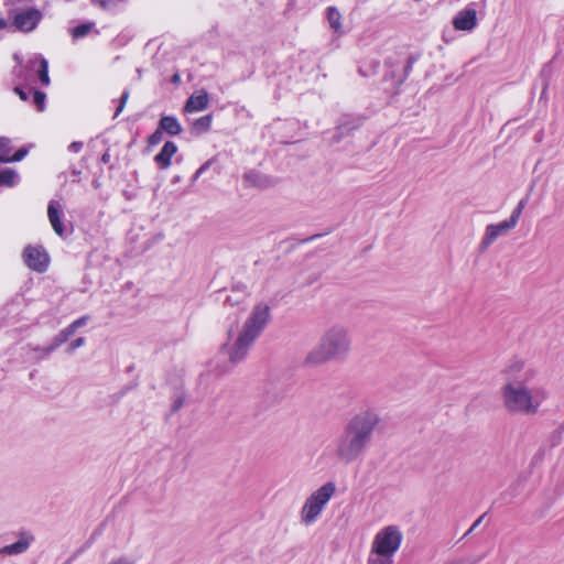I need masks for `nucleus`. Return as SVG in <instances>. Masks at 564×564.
Wrapping results in <instances>:
<instances>
[{"mask_svg": "<svg viewBox=\"0 0 564 564\" xmlns=\"http://www.w3.org/2000/svg\"><path fill=\"white\" fill-rule=\"evenodd\" d=\"M40 80L43 85L47 86L50 85V77H48V63L45 58H40V68L37 69Z\"/></svg>", "mask_w": 564, "mask_h": 564, "instance_id": "412c9836", "label": "nucleus"}, {"mask_svg": "<svg viewBox=\"0 0 564 564\" xmlns=\"http://www.w3.org/2000/svg\"><path fill=\"white\" fill-rule=\"evenodd\" d=\"M17 173L11 169H6L0 172V184L13 186L15 183Z\"/></svg>", "mask_w": 564, "mask_h": 564, "instance_id": "4be33fe9", "label": "nucleus"}, {"mask_svg": "<svg viewBox=\"0 0 564 564\" xmlns=\"http://www.w3.org/2000/svg\"><path fill=\"white\" fill-rule=\"evenodd\" d=\"M210 161L205 162L194 174L193 182H196L200 175L209 167Z\"/></svg>", "mask_w": 564, "mask_h": 564, "instance_id": "c756f323", "label": "nucleus"}, {"mask_svg": "<svg viewBox=\"0 0 564 564\" xmlns=\"http://www.w3.org/2000/svg\"><path fill=\"white\" fill-rule=\"evenodd\" d=\"M173 79H174L175 83L178 82L180 80L178 75H175Z\"/></svg>", "mask_w": 564, "mask_h": 564, "instance_id": "79ce46f5", "label": "nucleus"}, {"mask_svg": "<svg viewBox=\"0 0 564 564\" xmlns=\"http://www.w3.org/2000/svg\"><path fill=\"white\" fill-rule=\"evenodd\" d=\"M84 344L85 339L83 337L73 340L68 346V352H73L75 349L82 347Z\"/></svg>", "mask_w": 564, "mask_h": 564, "instance_id": "c85d7f7f", "label": "nucleus"}, {"mask_svg": "<svg viewBox=\"0 0 564 564\" xmlns=\"http://www.w3.org/2000/svg\"><path fill=\"white\" fill-rule=\"evenodd\" d=\"M17 540L0 549L3 556H17L26 553L35 542V535L30 530H20L15 533Z\"/></svg>", "mask_w": 564, "mask_h": 564, "instance_id": "6e6552de", "label": "nucleus"}, {"mask_svg": "<svg viewBox=\"0 0 564 564\" xmlns=\"http://www.w3.org/2000/svg\"><path fill=\"white\" fill-rule=\"evenodd\" d=\"M14 90H15V93L20 96V98H21L22 100H26V99H28V95H26V93H25V91H23L21 88L15 87V89H14Z\"/></svg>", "mask_w": 564, "mask_h": 564, "instance_id": "c9c22d12", "label": "nucleus"}, {"mask_svg": "<svg viewBox=\"0 0 564 564\" xmlns=\"http://www.w3.org/2000/svg\"><path fill=\"white\" fill-rule=\"evenodd\" d=\"M128 99H129V91L126 90V91H123V94L120 98V104L116 110L115 117H117L124 109Z\"/></svg>", "mask_w": 564, "mask_h": 564, "instance_id": "cd10ccee", "label": "nucleus"}, {"mask_svg": "<svg viewBox=\"0 0 564 564\" xmlns=\"http://www.w3.org/2000/svg\"><path fill=\"white\" fill-rule=\"evenodd\" d=\"M505 382L500 388L503 409L510 415L529 413V369L524 359L512 358L505 370Z\"/></svg>", "mask_w": 564, "mask_h": 564, "instance_id": "7ed1b4c3", "label": "nucleus"}, {"mask_svg": "<svg viewBox=\"0 0 564 564\" xmlns=\"http://www.w3.org/2000/svg\"><path fill=\"white\" fill-rule=\"evenodd\" d=\"M45 98L44 93L37 90L33 91V102L37 106L40 111L44 110Z\"/></svg>", "mask_w": 564, "mask_h": 564, "instance_id": "393cba45", "label": "nucleus"}, {"mask_svg": "<svg viewBox=\"0 0 564 564\" xmlns=\"http://www.w3.org/2000/svg\"><path fill=\"white\" fill-rule=\"evenodd\" d=\"M68 338L63 334L61 330L53 339L48 347L39 349L44 356L50 355L52 351H54L57 347L66 343Z\"/></svg>", "mask_w": 564, "mask_h": 564, "instance_id": "a211bd4d", "label": "nucleus"}, {"mask_svg": "<svg viewBox=\"0 0 564 564\" xmlns=\"http://www.w3.org/2000/svg\"><path fill=\"white\" fill-rule=\"evenodd\" d=\"M272 319V307L267 301L257 302L250 310L240 328L230 326L226 340L220 345L219 352L226 356L231 365L245 359L251 346L260 337Z\"/></svg>", "mask_w": 564, "mask_h": 564, "instance_id": "f257e3e1", "label": "nucleus"}, {"mask_svg": "<svg viewBox=\"0 0 564 564\" xmlns=\"http://www.w3.org/2000/svg\"><path fill=\"white\" fill-rule=\"evenodd\" d=\"M99 3L102 8H110L112 4V0H99Z\"/></svg>", "mask_w": 564, "mask_h": 564, "instance_id": "e433bc0d", "label": "nucleus"}, {"mask_svg": "<svg viewBox=\"0 0 564 564\" xmlns=\"http://www.w3.org/2000/svg\"><path fill=\"white\" fill-rule=\"evenodd\" d=\"M177 152V147L174 142L167 141L164 143L161 151L155 155V163L163 170L170 167L172 158Z\"/></svg>", "mask_w": 564, "mask_h": 564, "instance_id": "ddd939ff", "label": "nucleus"}, {"mask_svg": "<svg viewBox=\"0 0 564 564\" xmlns=\"http://www.w3.org/2000/svg\"><path fill=\"white\" fill-rule=\"evenodd\" d=\"M403 534L399 527L387 525L376 533L370 550L379 555L393 558L401 546Z\"/></svg>", "mask_w": 564, "mask_h": 564, "instance_id": "0eeeda50", "label": "nucleus"}, {"mask_svg": "<svg viewBox=\"0 0 564 564\" xmlns=\"http://www.w3.org/2000/svg\"><path fill=\"white\" fill-rule=\"evenodd\" d=\"M4 26H6L4 20L0 19V30L3 29Z\"/></svg>", "mask_w": 564, "mask_h": 564, "instance_id": "ea45409f", "label": "nucleus"}, {"mask_svg": "<svg viewBox=\"0 0 564 564\" xmlns=\"http://www.w3.org/2000/svg\"><path fill=\"white\" fill-rule=\"evenodd\" d=\"M162 137H163L162 130H161V129H158L156 131H154V132L149 137V144H150V145H156L158 143H160V142H161Z\"/></svg>", "mask_w": 564, "mask_h": 564, "instance_id": "a878e982", "label": "nucleus"}, {"mask_svg": "<svg viewBox=\"0 0 564 564\" xmlns=\"http://www.w3.org/2000/svg\"><path fill=\"white\" fill-rule=\"evenodd\" d=\"M524 205L525 200L521 199L508 219L495 224H489L485 227L484 235L479 242L480 251L488 250V248L492 246L498 239L507 236L517 226Z\"/></svg>", "mask_w": 564, "mask_h": 564, "instance_id": "423d86ee", "label": "nucleus"}, {"mask_svg": "<svg viewBox=\"0 0 564 564\" xmlns=\"http://www.w3.org/2000/svg\"><path fill=\"white\" fill-rule=\"evenodd\" d=\"M327 18H328L330 28L335 32H341V22H340L341 15L336 8H333V7L328 8Z\"/></svg>", "mask_w": 564, "mask_h": 564, "instance_id": "f3484780", "label": "nucleus"}, {"mask_svg": "<svg viewBox=\"0 0 564 564\" xmlns=\"http://www.w3.org/2000/svg\"><path fill=\"white\" fill-rule=\"evenodd\" d=\"M337 491L334 481H326L313 490L304 500L300 509V521L303 525H312L322 516L329 501Z\"/></svg>", "mask_w": 564, "mask_h": 564, "instance_id": "39448f33", "label": "nucleus"}, {"mask_svg": "<svg viewBox=\"0 0 564 564\" xmlns=\"http://www.w3.org/2000/svg\"><path fill=\"white\" fill-rule=\"evenodd\" d=\"M209 105V96L205 90H198L192 94L184 105L185 113L199 112L205 110Z\"/></svg>", "mask_w": 564, "mask_h": 564, "instance_id": "f8f14e48", "label": "nucleus"}, {"mask_svg": "<svg viewBox=\"0 0 564 564\" xmlns=\"http://www.w3.org/2000/svg\"><path fill=\"white\" fill-rule=\"evenodd\" d=\"M535 459L536 462H540L542 459V456H540L539 454L535 455Z\"/></svg>", "mask_w": 564, "mask_h": 564, "instance_id": "a19ab883", "label": "nucleus"}, {"mask_svg": "<svg viewBox=\"0 0 564 564\" xmlns=\"http://www.w3.org/2000/svg\"><path fill=\"white\" fill-rule=\"evenodd\" d=\"M91 26H93L91 23H84V24L77 25L72 30V36L74 39L84 37L90 32Z\"/></svg>", "mask_w": 564, "mask_h": 564, "instance_id": "b1692460", "label": "nucleus"}, {"mask_svg": "<svg viewBox=\"0 0 564 564\" xmlns=\"http://www.w3.org/2000/svg\"><path fill=\"white\" fill-rule=\"evenodd\" d=\"M83 149V143L78 141H74L69 144L68 150L73 153H78Z\"/></svg>", "mask_w": 564, "mask_h": 564, "instance_id": "7c9ffc66", "label": "nucleus"}, {"mask_svg": "<svg viewBox=\"0 0 564 564\" xmlns=\"http://www.w3.org/2000/svg\"><path fill=\"white\" fill-rule=\"evenodd\" d=\"M25 155H26V150H25V149H20L18 152H15V153L11 156L12 162L21 161Z\"/></svg>", "mask_w": 564, "mask_h": 564, "instance_id": "2f4dec72", "label": "nucleus"}, {"mask_svg": "<svg viewBox=\"0 0 564 564\" xmlns=\"http://www.w3.org/2000/svg\"><path fill=\"white\" fill-rule=\"evenodd\" d=\"M393 558L386 556V555H379L376 552H372L370 550L369 556L367 558V564H392Z\"/></svg>", "mask_w": 564, "mask_h": 564, "instance_id": "5701e85b", "label": "nucleus"}, {"mask_svg": "<svg viewBox=\"0 0 564 564\" xmlns=\"http://www.w3.org/2000/svg\"><path fill=\"white\" fill-rule=\"evenodd\" d=\"M23 258L26 265L36 272H45L50 264V256L42 246H28Z\"/></svg>", "mask_w": 564, "mask_h": 564, "instance_id": "1a4fd4ad", "label": "nucleus"}, {"mask_svg": "<svg viewBox=\"0 0 564 564\" xmlns=\"http://www.w3.org/2000/svg\"><path fill=\"white\" fill-rule=\"evenodd\" d=\"M160 129L171 135H178L183 131L181 123L173 116H163L160 120Z\"/></svg>", "mask_w": 564, "mask_h": 564, "instance_id": "2eb2a0df", "label": "nucleus"}, {"mask_svg": "<svg viewBox=\"0 0 564 564\" xmlns=\"http://www.w3.org/2000/svg\"><path fill=\"white\" fill-rule=\"evenodd\" d=\"M61 209H62L61 205L54 200L50 202V204L47 206L48 220L52 225L53 230L59 237H62L64 234V227H63L62 219H61V216H62Z\"/></svg>", "mask_w": 564, "mask_h": 564, "instance_id": "4468645a", "label": "nucleus"}, {"mask_svg": "<svg viewBox=\"0 0 564 564\" xmlns=\"http://www.w3.org/2000/svg\"><path fill=\"white\" fill-rule=\"evenodd\" d=\"M352 339L347 326L334 324L326 328L319 343L305 358L308 366H319L330 360H341L351 352Z\"/></svg>", "mask_w": 564, "mask_h": 564, "instance_id": "20e7f679", "label": "nucleus"}, {"mask_svg": "<svg viewBox=\"0 0 564 564\" xmlns=\"http://www.w3.org/2000/svg\"><path fill=\"white\" fill-rule=\"evenodd\" d=\"M212 121H213L212 115H206V116H203V117L196 119L192 124L193 132L196 134L206 133L210 129Z\"/></svg>", "mask_w": 564, "mask_h": 564, "instance_id": "dca6fc26", "label": "nucleus"}, {"mask_svg": "<svg viewBox=\"0 0 564 564\" xmlns=\"http://www.w3.org/2000/svg\"><path fill=\"white\" fill-rule=\"evenodd\" d=\"M380 422L377 412L365 410L355 414L343 432L334 440L332 455L340 464L349 465L359 459L369 446Z\"/></svg>", "mask_w": 564, "mask_h": 564, "instance_id": "f03ea898", "label": "nucleus"}, {"mask_svg": "<svg viewBox=\"0 0 564 564\" xmlns=\"http://www.w3.org/2000/svg\"><path fill=\"white\" fill-rule=\"evenodd\" d=\"M453 25L458 31H471L477 25V12L474 8L460 10L453 20Z\"/></svg>", "mask_w": 564, "mask_h": 564, "instance_id": "9b49d317", "label": "nucleus"}, {"mask_svg": "<svg viewBox=\"0 0 564 564\" xmlns=\"http://www.w3.org/2000/svg\"><path fill=\"white\" fill-rule=\"evenodd\" d=\"M88 321V316H83L76 321H74L72 324L74 325V327L76 328V330L80 327H83L84 325H86Z\"/></svg>", "mask_w": 564, "mask_h": 564, "instance_id": "473e14b6", "label": "nucleus"}, {"mask_svg": "<svg viewBox=\"0 0 564 564\" xmlns=\"http://www.w3.org/2000/svg\"><path fill=\"white\" fill-rule=\"evenodd\" d=\"M42 19V13L34 8L26 9L15 14L13 24L22 32L33 31Z\"/></svg>", "mask_w": 564, "mask_h": 564, "instance_id": "9d476101", "label": "nucleus"}, {"mask_svg": "<svg viewBox=\"0 0 564 564\" xmlns=\"http://www.w3.org/2000/svg\"><path fill=\"white\" fill-rule=\"evenodd\" d=\"M484 519V516H480L474 523L473 525L470 527V529L468 530L467 534L471 533L481 522V520Z\"/></svg>", "mask_w": 564, "mask_h": 564, "instance_id": "f704fd0d", "label": "nucleus"}, {"mask_svg": "<svg viewBox=\"0 0 564 564\" xmlns=\"http://www.w3.org/2000/svg\"><path fill=\"white\" fill-rule=\"evenodd\" d=\"M253 175H254L253 173H247V174L245 175V180H246L247 182L251 183V184H254V182L252 181V176H253Z\"/></svg>", "mask_w": 564, "mask_h": 564, "instance_id": "4c0bfd02", "label": "nucleus"}, {"mask_svg": "<svg viewBox=\"0 0 564 564\" xmlns=\"http://www.w3.org/2000/svg\"><path fill=\"white\" fill-rule=\"evenodd\" d=\"M546 399V392L542 389L531 390V412L534 411L540 403Z\"/></svg>", "mask_w": 564, "mask_h": 564, "instance_id": "6ab92c4d", "label": "nucleus"}, {"mask_svg": "<svg viewBox=\"0 0 564 564\" xmlns=\"http://www.w3.org/2000/svg\"><path fill=\"white\" fill-rule=\"evenodd\" d=\"M9 143V139L0 138V162H12Z\"/></svg>", "mask_w": 564, "mask_h": 564, "instance_id": "aec40b11", "label": "nucleus"}, {"mask_svg": "<svg viewBox=\"0 0 564 564\" xmlns=\"http://www.w3.org/2000/svg\"><path fill=\"white\" fill-rule=\"evenodd\" d=\"M63 334L69 339L70 336H73L76 332V328L73 324H69L67 327H65L63 330Z\"/></svg>", "mask_w": 564, "mask_h": 564, "instance_id": "72a5a7b5", "label": "nucleus"}, {"mask_svg": "<svg viewBox=\"0 0 564 564\" xmlns=\"http://www.w3.org/2000/svg\"><path fill=\"white\" fill-rule=\"evenodd\" d=\"M101 161L108 163L110 161V154L108 152L104 153Z\"/></svg>", "mask_w": 564, "mask_h": 564, "instance_id": "58836bf2", "label": "nucleus"}, {"mask_svg": "<svg viewBox=\"0 0 564 564\" xmlns=\"http://www.w3.org/2000/svg\"><path fill=\"white\" fill-rule=\"evenodd\" d=\"M107 564H135L134 560L129 556H119L112 558Z\"/></svg>", "mask_w": 564, "mask_h": 564, "instance_id": "bb28decb", "label": "nucleus"}]
</instances>
